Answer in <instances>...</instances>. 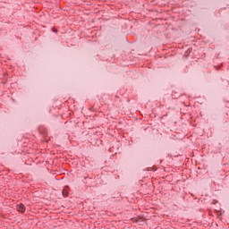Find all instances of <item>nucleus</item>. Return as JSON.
<instances>
[{"mask_svg":"<svg viewBox=\"0 0 229 229\" xmlns=\"http://www.w3.org/2000/svg\"><path fill=\"white\" fill-rule=\"evenodd\" d=\"M16 210H18L19 212H21L22 214V213L26 212V207L22 203L18 204L16 206Z\"/></svg>","mask_w":229,"mask_h":229,"instance_id":"f257e3e1","label":"nucleus"},{"mask_svg":"<svg viewBox=\"0 0 229 229\" xmlns=\"http://www.w3.org/2000/svg\"><path fill=\"white\" fill-rule=\"evenodd\" d=\"M68 194H69V193L67 192V191H65V190L63 191V195H64V197H66Z\"/></svg>","mask_w":229,"mask_h":229,"instance_id":"f03ea898","label":"nucleus"}]
</instances>
